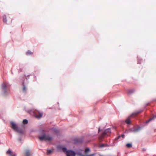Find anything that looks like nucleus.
Returning a JSON list of instances; mask_svg holds the SVG:
<instances>
[{
    "instance_id": "f257e3e1",
    "label": "nucleus",
    "mask_w": 156,
    "mask_h": 156,
    "mask_svg": "<svg viewBox=\"0 0 156 156\" xmlns=\"http://www.w3.org/2000/svg\"><path fill=\"white\" fill-rule=\"evenodd\" d=\"M9 84L7 82H4L2 84V92L4 95H6L9 92Z\"/></svg>"
},
{
    "instance_id": "f03ea898",
    "label": "nucleus",
    "mask_w": 156,
    "mask_h": 156,
    "mask_svg": "<svg viewBox=\"0 0 156 156\" xmlns=\"http://www.w3.org/2000/svg\"><path fill=\"white\" fill-rule=\"evenodd\" d=\"M11 125V128L14 131L17 132L21 134L23 133V130L22 129H19L17 125L14 122L11 121L10 122Z\"/></svg>"
},
{
    "instance_id": "7ed1b4c3",
    "label": "nucleus",
    "mask_w": 156,
    "mask_h": 156,
    "mask_svg": "<svg viewBox=\"0 0 156 156\" xmlns=\"http://www.w3.org/2000/svg\"><path fill=\"white\" fill-rule=\"evenodd\" d=\"M38 138L41 141L43 140H50L53 139L52 137L46 134L45 133H43L42 136L38 137Z\"/></svg>"
},
{
    "instance_id": "20e7f679",
    "label": "nucleus",
    "mask_w": 156,
    "mask_h": 156,
    "mask_svg": "<svg viewBox=\"0 0 156 156\" xmlns=\"http://www.w3.org/2000/svg\"><path fill=\"white\" fill-rule=\"evenodd\" d=\"M28 112L30 113H33L34 116L35 117L37 118V119H40L42 117L43 112H40L39 111H37L38 113L39 114V115H37V113L36 112L34 111V110L30 109L28 110Z\"/></svg>"
},
{
    "instance_id": "39448f33",
    "label": "nucleus",
    "mask_w": 156,
    "mask_h": 156,
    "mask_svg": "<svg viewBox=\"0 0 156 156\" xmlns=\"http://www.w3.org/2000/svg\"><path fill=\"white\" fill-rule=\"evenodd\" d=\"M141 111H139L135 112L132 113L131 115L129 116L128 118L125 120V122L128 124H130L131 123L130 119L131 117L136 115L138 114V113L141 112Z\"/></svg>"
},
{
    "instance_id": "423d86ee",
    "label": "nucleus",
    "mask_w": 156,
    "mask_h": 156,
    "mask_svg": "<svg viewBox=\"0 0 156 156\" xmlns=\"http://www.w3.org/2000/svg\"><path fill=\"white\" fill-rule=\"evenodd\" d=\"M111 133V128H108L105 129L101 134V136L102 137H104L105 135L109 136Z\"/></svg>"
},
{
    "instance_id": "0eeeda50",
    "label": "nucleus",
    "mask_w": 156,
    "mask_h": 156,
    "mask_svg": "<svg viewBox=\"0 0 156 156\" xmlns=\"http://www.w3.org/2000/svg\"><path fill=\"white\" fill-rule=\"evenodd\" d=\"M66 156H75L76 153L75 151L72 150H68L66 153Z\"/></svg>"
},
{
    "instance_id": "6e6552de",
    "label": "nucleus",
    "mask_w": 156,
    "mask_h": 156,
    "mask_svg": "<svg viewBox=\"0 0 156 156\" xmlns=\"http://www.w3.org/2000/svg\"><path fill=\"white\" fill-rule=\"evenodd\" d=\"M7 153L10 156H16L15 153L12 152L10 149H9L7 152Z\"/></svg>"
},
{
    "instance_id": "1a4fd4ad",
    "label": "nucleus",
    "mask_w": 156,
    "mask_h": 156,
    "mask_svg": "<svg viewBox=\"0 0 156 156\" xmlns=\"http://www.w3.org/2000/svg\"><path fill=\"white\" fill-rule=\"evenodd\" d=\"M82 150H78L76 153V154L79 156H88L89 155H84L82 154Z\"/></svg>"
},
{
    "instance_id": "9d476101",
    "label": "nucleus",
    "mask_w": 156,
    "mask_h": 156,
    "mask_svg": "<svg viewBox=\"0 0 156 156\" xmlns=\"http://www.w3.org/2000/svg\"><path fill=\"white\" fill-rule=\"evenodd\" d=\"M22 86V91L23 92L26 93L27 91V87L26 85L25 84L24 81L23 82Z\"/></svg>"
},
{
    "instance_id": "9b49d317",
    "label": "nucleus",
    "mask_w": 156,
    "mask_h": 156,
    "mask_svg": "<svg viewBox=\"0 0 156 156\" xmlns=\"http://www.w3.org/2000/svg\"><path fill=\"white\" fill-rule=\"evenodd\" d=\"M83 140L79 139H75L74 140V143L75 144H77L82 142Z\"/></svg>"
},
{
    "instance_id": "f8f14e48",
    "label": "nucleus",
    "mask_w": 156,
    "mask_h": 156,
    "mask_svg": "<svg viewBox=\"0 0 156 156\" xmlns=\"http://www.w3.org/2000/svg\"><path fill=\"white\" fill-rule=\"evenodd\" d=\"M141 129V127H138L137 128H134L132 130V131L134 132H136L138 131Z\"/></svg>"
},
{
    "instance_id": "ddd939ff",
    "label": "nucleus",
    "mask_w": 156,
    "mask_h": 156,
    "mask_svg": "<svg viewBox=\"0 0 156 156\" xmlns=\"http://www.w3.org/2000/svg\"><path fill=\"white\" fill-rule=\"evenodd\" d=\"M26 156H31V154L30 153V151L29 150H27L26 151L25 153Z\"/></svg>"
},
{
    "instance_id": "4468645a",
    "label": "nucleus",
    "mask_w": 156,
    "mask_h": 156,
    "mask_svg": "<svg viewBox=\"0 0 156 156\" xmlns=\"http://www.w3.org/2000/svg\"><path fill=\"white\" fill-rule=\"evenodd\" d=\"M109 146V145L108 144H101L100 146V147L101 148H103L104 147H107Z\"/></svg>"
},
{
    "instance_id": "2eb2a0df",
    "label": "nucleus",
    "mask_w": 156,
    "mask_h": 156,
    "mask_svg": "<svg viewBox=\"0 0 156 156\" xmlns=\"http://www.w3.org/2000/svg\"><path fill=\"white\" fill-rule=\"evenodd\" d=\"M3 21L5 23H6L7 22V20H6V15H4L3 16Z\"/></svg>"
},
{
    "instance_id": "dca6fc26",
    "label": "nucleus",
    "mask_w": 156,
    "mask_h": 156,
    "mask_svg": "<svg viewBox=\"0 0 156 156\" xmlns=\"http://www.w3.org/2000/svg\"><path fill=\"white\" fill-rule=\"evenodd\" d=\"M134 91V90L133 89L130 90H128V93L129 94H131Z\"/></svg>"
},
{
    "instance_id": "f3484780",
    "label": "nucleus",
    "mask_w": 156,
    "mask_h": 156,
    "mask_svg": "<svg viewBox=\"0 0 156 156\" xmlns=\"http://www.w3.org/2000/svg\"><path fill=\"white\" fill-rule=\"evenodd\" d=\"M33 54V52H31L30 50H28L26 53L27 55H32Z\"/></svg>"
},
{
    "instance_id": "a211bd4d",
    "label": "nucleus",
    "mask_w": 156,
    "mask_h": 156,
    "mask_svg": "<svg viewBox=\"0 0 156 156\" xmlns=\"http://www.w3.org/2000/svg\"><path fill=\"white\" fill-rule=\"evenodd\" d=\"M137 63L138 64H140L141 62V59L139 58V57H137Z\"/></svg>"
},
{
    "instance_id": "6ab92c4d",
    "label": "nucleus",
    "mask_w": 156,
    "mask_h": 156,
    "mask_svg": "<svg viewBox=\"0 0 156 156\" xmlns=\"http://www.w3.org/2000/svg\"><path fill=\"white\" fill-rule=\"evenodd\" d=\"M126 146L128 148H130L132 147V144L130 143H128L126 144Z\"/></svg>"
},
{
    "instance_id": "aec40b11",
    "label": "nucleus",
    "mask_w": 156,
    "mask_h": 156,
    "mask_svg": "<svg viewBox=\"0 0 156 156\" xmlns=\"http://www.w3.org/2000/svg\"><path fill=\"white\" fill-rule=\"evenodd\" d=\"M28 122V120L26 119H24L23 121V123L25 124H27Z\"/></svg>"
},
{
    "instance_id": "412c9836",
    "label": "nucleus",
    "mask_w": 156,
    "mask_h": 156,
    "mask_svg": "<svg viewBox=\"0 0 156 156\" xmlns=\"http://www.w3.org/2000/svg\"><path fill=\"white\" fill-rule=\"evenodd\" d=\"M62 150L64 152H66V153L67 152V151H68L67 150V149L65 147H63L62 148Z\"/></svg>"
},
{
    "instance_id": "4be33fe9",
    "label": "nucleus",
    "mask_w": 156,
    "mask_h": 156,
    "mask_svg": "<svg viewBox=\"0 0 156 156\" xmlns=\"http://www.w3.org/2000/svg\"><path fill=\"white\" fill-rule=\"evenodd\" d=\"M90 151V149L89 148H86L85 150V152L86 153H87V152Z\"/></svg>"
},
{
    "instance_id": "5701e85b",
    "label": "nucleus",
    "mask_w": 156,
    "mask_h": 156,
    "mask_svg": "<svg viewBox=\"0 0 156 156\" xmlns=\"http://www.w3.org/2000/svg\"><path fill=\"white\" fill-rule=\"evenodd\" d=\"M52 152V151L51 150H48L47 151V153L48 154H49Z\"/></svg>"
},
{
    "instance_id": "b1692460",
    "label": "nucleus",
    "mask_w": 156,
    "mask_h": 156,
    "mask_svg": "<svg viewBox=\"0 0 156 156\" xmlns=\"http://www.w3.org/2000/svg\"><path fill=\"white\" fill-rule=\"evenodd\" d=\"M153 119V118H151V119H150L149 120H148L147 122V123H148L150 121H151V120H152V119Z\"/></svg>"
},
{
    "instance_id": "393cba45",
    "label": "nucleus",
    "mask_w": 156,
    "mask_h": 156,
    "mask_svg": "<svg viewBox=\"0 0 156 156\" xmlns=\"http://www.w3.org/2000/svg\"><path fill=\"white\" fill-rule=\"evenodd\" d=\"M121 137V136L120 135L118 136H117V137L116 138V139L118 140Z\"/></svg>"
},
{
    "instance_id": "a878e982",
    "label": "nucleus",
    "mask_w": 156,
    "mask_h": 156,
    "mask_svg": "<svg viewBox=\"0 0 156 156\" xmlns=\"http://www.w3.org/2000/svg\"><path fill=\"white\" fill-rule=\"evenodd\" d=\"M121 136V137H122V138H124V136H125V135L124 134H122L121 135H120Z\"/></svg>"
},
{
    "instance_id": "bb28decb",
    "label": "nucleus",
    "mask_w": 156,
    "mask_h": 156,
    "mask_svg": "<svg viewBox=\"0 0 156 156\" xmlns=\"http://www.w3.org/2000/svg\"><path fill=\"white\" fill-rule=\"evenodd\" d=\"M18 140L19 141H22V139L21 138H19L18 139Z\"/></svg>"
},
{
    "instance_id": "cd10ccee",
    "label": "nucleus",
    "mask_w": 156,
    "mask_h": 156,
    "mask_svg": "<svg viewBox=\"0 0 156 156\" xmlns=\"http://www.w3.org/2000/svg\"><path fill=\"white\" fill-rule=\"evenodd\" d=\"M22 69H19L18 70V71H19V72H21L22 71Z\"/></svg>"
},
{
    "instance_id": "c85d7f7f",
    "label": "nucleus",
    "mask_w": 156,
    "mask_h": 156,
    "mask_svg": "<svg viewBox=\"0 0 156 156\" xmlns=\"http://www.w3.org/2000/svg\"><path fill=\"white\" fill-rule=\"evenodd\" d=\"M100 127H99L98 128V132H99L100 131Z\"/></svg>"
},
{
    "instance_id": "c756f323",
    "label": "nucleus",
    "mask_w": 156,
    "mask_h": 156,
    "mask_svg": "<svg viewBox=\"0 0 156 156\" xmlns=\"http://www.w3.org/2000/svg\"><path fill=\"white\" fill-rule=\"evenodd\" d=\"M142 150H143V151H146V149L144 148H143L142 149Z\"/></svg>"
},
{
    "instance_id": "7c9ffc66",
    "label": "nucleus",
    "mask_w": 156,
    "mask_h": 156,
    "mask_svg": "<svg viewBox=\"0 0 156 156\" xmlns=\"http://www.w3.org/2000/svg\"><path fill=\"white\" fill-rule=\"evenodd\" d=\"M155 118H156V116H155Z\"/></svg>"
}]
</instances>
